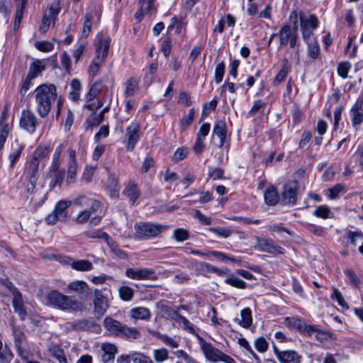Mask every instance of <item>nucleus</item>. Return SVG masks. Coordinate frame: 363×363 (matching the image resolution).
<instances>
[{
  "label": "nucleus",
  "mask_w": 363,
  "mask_h": 363,
  "mask_svg": "<svg viewBox=\"0 0 363 363\" xmlns=\"http://www.w3.org/2000/svg\"><path fill=\"white\" fill-rule=\"evenodd\" d=\"M105 59L106 58L101 57V56H96V57L93 60L92 62L91 63L89 67V72L90 75H92L94 77L96 74L101 65L102 64Z\"/></svg>",
  "instance_id": "49"
},
{
  "label": "nucleus",
  "mask_w": 363,
  "mask_h": 363,
  "mask_svg": "<svg viewBox=\"0 0 363 363\" xmlns=\"http://www.w3.org/2000/svg\"><path fill=\"white\" fill-rule=\"evenodd\" d=\"M173 238L178 242H183L189 239V231L184 228H177L173 232Z\"/></svg>",
  "instance_id": "52"
},
{
  "label": "nucleus",
  "mask_w": 363,
  "mask_h": 363,
  "mask_svg": "<svg viewBox=\"0 0 363 363\" xmlns=\"http://www.w3.org/2000/svg\"><path fill=\"white\" fill-rule=\"evenodd\" d=\"M70 265L72 269L81 272H88L93 268L92 263L86 259L73 261L70 263Z\"/></svg>",
  "instance_id": "34"
},
{
  "label": "nucleus",
  "mask_w": 363,
  "mask_h": 363,
  "mask_svg": "<svg viewBox=\"0 0 363 363\" xmlns=\"http://www.w3.org/2000/svg\"><path fill=\"white\" fill-rule=\"evenodd\" d=\"M103 354L101 359L104 363H113L115 355L118 353L117 346L108 342H104L101 346Z\"/></svg>",
  "instance_id": "16"
},
{
  "label": "nucleus",
  "mask_w": 363,
  "mask_h": 363,
  "mask_svg": "<svg viewBox=\"0 0 363 363\" xmlns=\"http://www.w3.org/2000/svg\"><path fill=\"white\" fill-rule=\"evenodd\" d=\"M48 152V148L44 150H36L33 153V159L28 162L26 168V177L29 181L32 189H34L38 179V168L40 159L46 155Z\"/></svg>",
  "instance_id": "5"
},
{
  "label": "nucleus",
  "mask_w": 363,
  "mask_h": 363,
  "mask_svg": "<svg viewBox=\"0 0 363 363\" xmlns=\"http://www.w3.org/2000/svg\"><path fill=\"white\" fill-rule=\"evenodd\" d=\"M298 182L296 179L289 181L284 186L282 201L284 203L295 205L297 199Z\"/></svg>",
  "instance_id": "11"
},
{
  "label": "nucleus",
  "mask_w": 363,
  "mask_h": 363,
  "mask_svg": "<svg viewBox=\"0 0 363 363\" xmlns=\"http://www.w3.org/2000/svg\"><path fill=\"white\" fill-rule=\"evenodd\" d=\"M5 113H3L0 121V135L7 138L12 129V124L4 121Z\"/></svg>",
  "instance_id": "53"
},
{
  "label": "nucleus",
  "mask_w": 363,
  "mask_h": 363,
  "mask_svg": "<svg viewBox=\"0 0 363 363\" xmlns=\"http://www.w3.org/2000/svg\"><path fill=\"white\" fill-rule=\"evenodd\" d=\"M227 133V125L225 121H218L216 122L213 129V137L216 136L219 139L218 147H223L225 144Z\"/></svg>",
  "instance_id": "20"
},
{
  "label": "nucleus",
  "mask_w": 363,
  "mask_h": 363,
  "mask_svg": "<svg viewBox=\"0 0 363 363\" xmlns=\"http://www.w3.org/2000/svg\"><path fill=\"white\" fill-rule=\"evenodd\" d=\"M345 186L342 184H337L333 187L328 190V197L330 199H335L338 197L339 194L345 190Z\"/></svg>",
  "instance_id": "57"
},
{
  "label": "nucleus",
  "mask_w": 363,
  "mask_h": 363,
  "mask_svg": "<svg viewBox=\"0 0 363 363\" xmlns=\"http://www.w3.org/2000/svg\"><path fill=\"white\" fill-rule=\"evenodd\" d=\"M151 334H152L154 336L158 337L160 339L164 344L167 345L172 347V348H177L179 347V343L175 341L172 337H169L167 335L161 334L159 332L153 331L151 332Z\"/></svg>",
  "instance_id": "42"
},
{
  "label": "nucleus",
  "mask_w": 363,
  "mask_h": 363,
  "mask_svg": "<svg viewBox=\"0 0 363 363\" xmlns=\"http://www.w3.org/2000/svg\"><path fill=\"white\" fill-rule=\"evenodd\" d=\"M125 275L135 280H157L158 277L155 271L150 268H128L125 270Z\"/></svg>",
  "instance_id": "7"
},
{
  "label": "nucleus",
  "mask_w": 363,
  "mask_h": 363,
  "mask_svg": "<svg viewBox=\"0 0 363 363\" xmlns=\"http://www.w3.org/2000/svg\"><path fill=\"white\" fill-rule=\"evenodd\" d=\"M72 204L71 201L61 200L57 203L54 212L58 216L59 220L65 221L67 218V209Z\"/></svg>",
  "instance_id": "25"
},
{
  "label": "nucleus",
  "mask_w": 363,
  "mask_h": 363,
  "mask_svg": "<svg viewBox=\"0 0 363 363\" xmlns=\"http://www.w3.org/2000/svg\"><path fill=\"white\" fill-rule=\"evenodd\" d=\"M241 320L238 323L245 328H248L252 324V313L249 308H245L241 311Z\"/></svg>",
  "instance_id": "38"
},
{
  "label": "nucleus",
  "mask_w": 363,
  "mask_h": 363,
  "mask_svg": "<svg viewBox=\"0 0 363 363\" xmlns=\"http://www.w3.org/2000/svg\"><path fill=\"white\" fill-rule=\"evenodd\" d=\"M153 357L157 362H163L169 358V352L166 348L155 350Z\"/></svg>",
  "instance_id": "48"
},
{
  "label": "nucleus",
  "mask_w": 363,
  "mask_h": 363,
  "mask_svg": "<svg viewBox=\"0 0 363 363\" xmlns=\"http://www.w3.org/2000/svg\"><path fill=\"white\" fill-rule=\"evenodd\" d=\"M352 126L357 129L363 123V96H359L350 109Z\"/></svg>",
  "instance_id": "13"
},
{
  "label": "nucleus",
  "mask_w": 363,
  "mask_h": 363,
  "mask_svg": "<svg viewBox=\"0 0 363 363\" xmlns=\"http://www.w3.org/2000/svg\"><path fill=\"white\" fill-rule=\"evenodd\" d=\"M257 245L256 248L260 252H268L270 254H283L284 249L274 243V242L269 238H256Z\"/></svg>",
  "instance_id": "10"
},
{
  "label": "nucleus",
  "mask_w": 363,
  "mask_h": 363,
  "mask_svg": "<svg viewBox=\"0 0 363 363\" xmlns=\"http://www.w3.org/2000/svg\"><path fill=\"white\" fill-rule=\"evenodd\" d=\"M102 89V84L101 82H95L91 86L89 92L86 94V99L89 101L93 100L100 93Z\"/></svg>",
  "instance_id": "47"
},
{
  "label": "nucleus",
  "mask_w": 363,
  "mask_h": 363,
  "mask_svg": "<svg viewBox=\"0 0 363 363\" xmlns=\"http://www.w3.org/2000/svg\"><path fill=\"white\" fill-rule=\"evenodd\" d=\"M125 95L131 96L135 94L138 89V82L136 79L131 77L125 83Z\"/></svg>",
  "instance_id": "39"
},
{
  "label": "nucleus",
  "mask_w": 363,
  "mask_h": 363,
  "mask_svg": "<svg viewBox=\"0 0 363 363\" xmlns=\"http://www.w3.org/2000/svg\"><path fill=\"white\" fill-rule=\"evenodd\" d=\"M189 154V150L186 147H179L175 151L172 160L174 162H177L185 159Z\"/></svg>",
  "instance_id": "62"
},
{
  "label": "nucleus",
  "mask_w": 363,
  "mask_h": 363,
  "mask_svg": "<svg viewBox=\"0 0 363 363\" xmlns=\"http://www.w3.org/2000/svg\"><path fill=\"white\" fill-rule=\"evenodd\" d=\"M84 22L82 35L83 37L86 38L91 30L93 16L91 13H86L84 16Z\"/></svg>",
  "instance_id": "46"
},
{
  "label": "nucleus",
  "mask_w": 363,
  "mask_h": 363,
  "mask_svg": "<svg viewBox=\"0 0 363 363\" xmlns=\"http://www.w3.org/2000/svg\"><path fill=\"white\" fill-rule=\"evenodd\" d=\"M104 121L102 113H92L86 118L84 126L86 130H89L94 126H98Z\"/></svg>",
  "instance_id": "33"
},
{
  "label": "nucleus",
  "mask_w": 363,
  "mask_h": 363,
  "mask_svg": "<svg viewBox=\"0 0 363 363\" xmlns=\"http://www.w3.org/2000/svg\"><path fill=\"white\" fill-rule=\"evenodd\" d=\"M111 39L108 36L99 33L95 38V49L96 56L106 58L109 50Z\"/></svg>",
  "instance_id": "14"
},
{
  "label": "nucleus",
  "mask_w": 363,
  "mask_h": 363,
  "mask_svg": "<svg viewBox=\"0 0 363 363\" xmlns=\"http://www.w3.org/2000/svg\"><path fill=\"white\" fill-rule=\"evenodd\" d=\"M20 4V7L16 9L15 13V19L13 23V29L17 30L20 28V25L23 16V10L26 3V0H16Z\"/></svg>",
  "instance_id": "35"
},
{
  "label": "nucleus",
  "mask_w": 363,
  "mask_h": 363,
  "mask_svg": "<svg viewBox=\"0 0 363 363\" xmlns=\"http://www.w3.org/2000/svg\"><path fill=\"white\" fill-rule=\"evenodd\" d=\"M301 355L295 350H284L279 355V361L281 363H301Z\"/></svg>",
  "instance_id": "23"
},
{
  "label": "nucleus",
  "mask_w": 363,
  "mask_h": 363,
  "mask_svg": "<svg viewBox=\"0 0 363 363\" xmlns=\"http://www.w3.org/2000/svg\"><path fill=\"white\" fill-rule=\"evenodd\" d=\"M13 358L11 350L6 346L4 347L3 342L0 340V363H11Z\"/></svg>",
  "instance_id": "37"
},
{
  "label": "nucleus",
  "mask_w": 363,
  "mask_h": 363,
  "mask_svg": "<svg viewBox=\"0 0 363 363\" xmlns=\"http://www.w3.org/2000/svg\"><path fill=\"white\" fill-rule=\"evenodd\" d=\"M48 351L50 354L59 362V363H62L67 359L64 350L58 345H50L48 347Z\"/></svg>",
  "instance_id": "30"
},
{
  "label": "nucleus",
  "mask_w": 363,
  "mask_h": 363,
  "mask_svg": "<svg viewBox=\"0 0 363 363\" xmlns=\"http://www.w3.org/2000/svg\"><path fill=\"white\" fill-rule=\"evenodd\" d=\"M140 126L137 122H133L126 128L127 149L133 150L140 138Z\"/></svg>",
  "instance_id": "15"
},
{
  "label": "nucleus",
  "mask_w": 363,
  "mask_h": 363,
  "mask_svg": "<svg viewBox=\"0 0 363 363\" xmlns=\"http://www.w3.org/2000/svg\"><path fill=\"white\" fill-rule=\"evenodd\" d=\"M199 342L201 346V350L207 360L212 362H219V357L222 351L215 347L211 343L206 342L201 337H199Z\"/></svg>",
  "instance_id": "12"
},
{
  "label": "nucleus",
  "mask_w": 363,
  "mask_h": 363,
  "mask_svg": "<svg viewBox=\"0 0 363 363\" xmlns=\"http://www.w3.org/2000/svg\"><path fill=\"white\" fill-rule=\"evenodd\" d=\"M68 289L79 294H84L88 289V285L83 281H74L70 282L67 286Z\"/></svg>",
  "instance_id": "40"
},
{
  "label": "nucleus",
  "mask_w": 363,
  "mask_h": 363,
  "mask_svg": "<svg viewBox=\"0 0 363 363\" xmlns=\"http://www.w3.org/2000/svg\"><path fill=\"white\" fill-rule=\"evenodd\" d=\"M225 282L238 289H245L247 285L244 281L234 276H230L225 279Z\"/></svg>",
  "instance_id": "58"
},
{
  "label": "nucleus",
  "mask_w": 363,
  "mask_h": 363,
  "mask_svg": "<svg viewBox=\"0 0 363 363\" xmlns=\"http://www.w3.org/2000/svg\"><path fill=\"white\" fill-rule=\"evenodd\" d=\"M315 337L317 340L323 342L332 338V333L328 330H320L318 328L315 332Z\"/></svg>",
  "instance_id": "63"
},
{
  "label": "nucleus",
  "mask_w": 363,
  "mask_h": 363,
  "mask_svg": "<svg viewBox=\"0 0 363 363\" xmlns=\"http://www.w3.org/2000/svg\"><path fill=\"white\" fill-rule=\"evenodd\" d=\"M167 226L150 222H140L134 225L135 237L138 240H149L159 236Z\"/></svg>",
  "instance_id": "3"
},
{
  "label": "nucleus",
  "mask_w": 363,
  "mask_h": 363,
  "mask_svg": "<svg viewBox=\"0 0 363 363\" xmlns=\"http://www.w3.org/2000/svg\"><path fill=\"white\" fill-rule=\"evenodd\" d=\"M264 201L269 206H274L279 201L277 189L274 186L268 187L264 191Z\"/></svg>",
  "instance_id": "29"
},
{
  "label": "nucleus",
  "mask_w": 363,
  "mask_h": 363,
  "mask_svg": "<svg viewBox=\"0 0 363 363\" xmlns=\"http://www.w3.org/2000/svg\"><path fill=\"white\" fill-rule=\"evenodd\" d=\"M177 320L182 324V327L184 330H186V331H188L189 333L192 334V335H195L197 336V337L199 338V335L196 333L195 329H194V325L190 323L189 321V320L185 318L184 316L180 315V314H177Z\"/></svg>",
  "instance_id": "41"
},
{
  "label": "nucleus",
  "mask_w": 363,
  "mask_h": 363,
  "mask_svg": "<svg viewBox=\"0 0 363 363\" xmlns=\"http://www.w3.org/2000/svg\"><path fill=\"white\" fill-rule=\"evenodd\" d=\"M217 104L218 101L216 99H213L209 103H205L203 106L201 119L207 116L212 110H215L216 108Z\"/></svg>",
  "instance_id": "59"
},
{
  "label": "nucleus",
  "mask_w": 363,
  "mask_h": 363,
  "mask_svg": "<svg viewBox=\"0 0 363 363\" xmlns=\"http://www.w3.org/2000/svg\"><path fill=\"white\" fill-rule=\"evenodd\" d=\"M38 120L35 115L29 109H23L21 112L19 125L30 134H33L36 129Z\"/></svg>",
  "instance_id": "8"
},
{
  "label": "nucleus",
  "mask_w": 363,
  "mask_h": 363,
  "mask_svg": "<svg viewBox=\"0 0 363 363\" xmlns=\"http://www.w3.org/2000/svg\"><path fill=\"white\" fill-rule=\"evenodd\" d=\"M255 349L261 353L265 352L268 350V342L266 339L263 337H259L255 340Z\"/></svg>",
  "instance_id": "60"
},
{
  "label": "nucleus",
  "mask_w": 363,
  "mask_h": 363,
  "mask_svg": "<svg viewBox=\"0 0 363 363\" xmlns=\"http://www.w3.org/2000/svg\"><path fill=\"white\" fill-rule=\"evenodd\" d=\"M132 361L133 363H153L150 357L139 352H132Z\"/></svg>",
  "instance_id": "51"
},
{
  "label": "nucleus",
  "mask_w": 363,
  "mask_h": 363,
  "mask_svg": "<svg viewBox=\"0 0 363 363\" xmlns=\"http://www.w3.org/2000/svg\"><path fill=\"white\" fill-rule=\"evenodd\" d=\"M44 303L50 307L61 311H78L81 303L73 297L65 295L57 290H51L44 298Z\"/></svg>",
  "instance_id": "2"
},
{
  "label": "nucleus",
  "mask_w": 363,
  "mask_h": 363,
  "mask_svg": "<svg viewBox=\"0 0 363 363\" xmlns=\"http://www.w3.org/2000/svg\"><path fill=\"white\" fill-rule=\"evenodd\" d=\"M57 89L54 84H43L33 91L35 110L41 118L46 117L57 99Z\"/></svg>",
  "instance_id": "1"
},
{
  "label": "nucleus",
  "mask_w": 363,
  "mask_h": 363,
  "mask_svg": "<svg viewBox=\"0 0 363 363\" xmlns=\"http://www.w3.org/2000/svg\"><path fill=\"white\" fill-rule=\"evenodd\" d=\"M279 46L278 49L286 47L288 44L291 48L300 46L298 40V26H291L289 23H284L278 31Z\"/></svg>",
  "instance_id": "4"
},
{
  "label": "nucleus",
  "mask_w": 363,
  "mask_h": 363,
  "mask_svg": "<svg viewBox=\"0 0 363 363\" xmlns=\"http://www.w3.org/2000/svg\"><path fill=\"white\" fill-rule=\"evenodd\" d=\"M123 194L126 196L131 204H134L140 195L138 185L132 180L125 185Z\"/></svg>",
  "instance_id": "21"
},
{
  "label": "nucleus",
  "mask_w": 363,
  "mask_h": 363,
  "mask_svg": "<svg viewBox=\"0 0 363 363\" xmlns=\"http://www.w3.org/2000/svg\"><path fill=\"white\" fill-rule=\"evenodd\" d=\"M118 293L120 298L125 301H130L134 296V290L128 286H121Z\"/></svg>",
  "instance_id": "44"
},
{
  "label": "nucleus",
  "mask_w": 363,
  "mask_h": 363,
  "mask_svg": "<svg viewBox=\"0 0 363 363\" xmlns=\"http://www.w3.org/2000/svg\"><path fill=\"white\" fill-rule=\"evenodd\" d=\"M45 65L43 62L40 60H34L29 67V70L27 74L33 77H37L41 72L45 70Z\"/></svg>",
  "instance_id": "31"
},
{
  "label": "nucleus",
  "mask_w": 363,
  "mask_h": 363,
  "mask_svg": "<svg viewBox=\"0 0 363 363\" xmlns=\"http://www.w3.org/2000/svg\"><path fill=\"white\" fill-rule=\"evenodd\" d=\"M12 304L14 312L18 313L21 320H24L27 316V313L24 307L22 294L20 291L12 294Z\"/></svg>",
  "instance_id": "18"
},
{
  "label": "nucleus",
  "mask_w": 363,
  "mask_h": 363,
  "mask_svg": "<svg viewBox=\"0 0 363 363\" xmlns=\"http://www.w3.org/2000/svg\"><path fill=\"white\" fill-rule=\"evenodd\" d=\"M86 234L87 237L90 238H102L105 240L106 242L110 238V236L106 233L99 229L89 230L86 233Z\"/></svg>",
  "instance_id": "56"
},
{
  "label": "nucleus",
  "mask_w": 363,
  "mask_h": 363,
  "mask_svg": "<svg viewBox=\"0 0 363 363\" xmlns=\"http://www.w3.org/2000/svg\"><path fill=\"white\" fill-rule=\"evenodd\" d=\"M49 177H51L50 186L52 189L56 186H60L64 179L65 171L48 173Z\"/></svg>",
  "instance_id": "43"
},
{
  "label": "nucleus",
  "mask_w": 363,
  "mask_h": 363,
  "mask_svg": "<svg viewBox=\"0 0 363 363\" xmlns=\"http://www.w3.org/2000/svg\"><path fill=\"white\" fill-rule=\"evenodd\" d=\"M100 208V202L97 200L90 201L89 208L81 211L76 218V222L79 224L86 223L91 215L98 211Z\"/></svg>",
  "instance_id": "19"
},
{
  "label": "nucleus",
  "mask_w": 363,
  "mask_h": 363,
  "mask_svg": "<svg viewBox=\"0 0 363 363\" xmlns=\"http://www.w3.org/2000/svg\"><path fill=\"white\" fill-rule=\"evenodd\" d=\"M332 299H335L338 304L344 308L348 309L349 306L341 292L336 288H333V292L330 296Z\"/></svg>",
  "instance_id": "55"
},
{
  "label": "nucleus",
  "mask_w": 363,
  "mask_h": 363,
  "mask_svg": "<svg viewBox=\"0 0 363 363\" xmlns=\"http://www.w3.org/2000/svg\"><path fill=\"white\" fill-rule=\"evenodd\" d=\"M289 69H290V67L288 65V61H287V60L284 59L282 61L281 68L279 70V72H278V74H277V76L274 80V85L277 86L281 82H282L286 79V77L289 72Z\"/></svg>",
  "instance_id": "32"
},
{
  "label": "nucleus",
  "mask_w": 363,
  "mask_h": 363,
  "mask_svg": "<svg viewBox=\"0 0 363 363\" xmlns=\"http://www.w3.org/2000/svg\"><path fill=\"white\" fill-rule=\"evenodd\" d=\"M141 337L140 332L135 328L128 327L123 325L118 337L132 342Z\"/></svg>",
  "instance_id": "24"
},
{
  "label": "nucleus",
  "mask_w": 363,
  "mask_h": 363,
  "mask_svg": "<svg viewBox=\"0 0 363 363\" xmlns=\"http://www.w3.org/2000/svg\"><path fill=\"white\" fill-rule=\"evenodd\" d=\"M103 325L104 328L106 330L109 335L118 337L123 326V325L121 322L109 316H107L104 319Z\"/></svg>",
  "instance_id": "17"
},
{
  "label": "nucleus",
  "mask_w": 363,
  "mask_h": 363,
  "mask_svg": "<svg viewBox=\"0 0 363 363\" xmlns=\"http://www.w3.org/2000/svg\"><path fill=\"white\" fill-rule=\"evenodd\" d=\"M225 63L224 62H219L215 69V82L219 84L222 82L225 74Z\"/></svg>",
  "instance_id": "61"
},
{
  "label": "nucleus",
  "mask_w": 363,
  "mask_h": 363,
  "mask_svg": "<svg viewBox=\"0 0 363 363\" xmlns=\"http://www.w3.org/2000/svg\"><path fill=\"white\" fill-rule=\"evenodd\" d=\"M303 41L307 44V52L308 56L313 60H316L320 52V48L318 41L315 39H311V37L310 38V40Z\"/></svg>",
  "instance_id": "28"
},
{
  "label": "nucleus",
  "mask_w": 363,
  "mask_h": 363,
  "mask_svg": "<svg viewBox=\"0 0 363 363\" xmlns=\"http://www.w3.org/2000/svg\"><path fill=\"white\" fill-rule=\"evenodd\" d=\"M109 247L111 252L118 258L121 259H128V254L123 250H122L117 242H116L111 237L106 242Z\"/></svg>",
  "instance_id": "26"
},
{
  "label": "nucleus",
  "mask_w": 363,
  "mask_h": 363,
  "mask_svg": "<svg viewBox=\"0 0 363 363\" xmlns=\"http://www.w3.org/2000/svg\"><path fill=\"white\" fill-rule=\"evenodd\" d=\"M318 19L313 14L309 15L307 18L301 17L300 26L303 40H310L313 31L318 28Z\"/></svg>",
  "instance_id": "9"
},
{
  "label": "nucleus",
  "mask_w": 363,
  "mask_h": 363,
  "mask_svg": "<svg viewBox=\"0 0 363 363\" xmlns=\"http://www.w3.org/2000/svg\"><path fill=\"white\" fill-rule=\"evenodd\" d=\"M61 10L60 0H57L50 4L45 11L39 27L40 33L45 34L49 29L51 24H55L57 16Z\"/></svg>",
  "instance_id": "6"
},
{
  "label": "nucleus",
  "mask_w": 363,
  "mask_h": 363,
  "mask_svg": "<svg viewBox=\"0 0 363 363\" xmlns=\"http://www.w3.org/2000/svg\"><path fill=\"white\" fill-rule=\"evenodd\" d=\"M130 315L132 318L136 320H149L151 313L149 309L145 307H135L130 310Z\"/></svg>",
  "instance_id": "27"
},
{
  "label": "nucleus",
  "mask_w": 363,
  "mask_h": 363,
  "mask_svg": "<svg viewBox=\"0 0 363 363\" xmlns=\"http://www.w3.org/2000/svg\"><path fill=\"white\" fill-rule=\"evenodd\" d=\"M313 215L323 219L334 218V213L327 206H319L313 211Z\"/></svg>",
  "instance_id": "36"
},
{
  "label": "nucleus",
  "mask_w": 363,
  "mask_h": 363,
  "mask_svg": "<svg viewBox=\"0 0 363 363\" xmlns=\"http://www.w3.org/2000/svg\"><path fill=\"white\" fill-rule=\"evenodd\" d=\"M195 116L194 108H191L187 116H184L181 121L180 126L182 130L186 129L193 122Z\"/></svg>",
  "instance_id": "50"
},
{
  "label": "nucleus",
  "mask_w": 363,
  "mask_h": 363,
  "mask_svg": "<svg viewBox=\"0 0 363 363\" xmlns=\"http://www.w3.org/2000/svg\"><path fill=\"white\" fill-rule=\"evenodd\" d=\"M267 106V104L264 101H262L261 99L256 100L251 109L248 111V116H253L258 113L259 112L262 111Z\"/></svg>",
  "instance_id": "54"
},
{
  "label": "nucleus",
  "mask_w": 363,
  "mask_h": 363,
  "mask_svg": "<svg viewBox=\"0 0 363 363\" xmlns=\"http://www.w3.org/2000/svg\"><path fill=\"white\" fill-rule=\"evenodd\" d=\"M23 150V146H21L18 144H16V147L13 148L11 152L9 154V160L10 162V167L11 168H13L14 167L16 161L18 160V159L22 153Z\"/></svg>",
  "instance_id": "45"
},
{
  "label": "nucleus",
  "mask_w": 363,
  "mask_h": 363,
  "mask_svg": "<svg viewBox=\"0 0 363 363\" xmlns=\"http://www.w3.org/2000/svg\"><path fill=\"white\" fill-rule=\"evenodd\" d=\"M94 304L95 313L100 315L105 313L108 307L106 299L99 290L94 291Z\"/></svg>",
  "instance_id": "22"
},
{
  "label": "nucleus",
  "mask_w": 363,
  "mask_h": 363,
  "mask_svg": "<svg viewBox=\"0 0 363 363\" xmlns=\"http://www.w3.org/2000/svg\"><path fill=\"white\" fill-rule=\"evenodd\" d=\"M351 68V64L349 62H342L338 65L337 72L342 78L347 77L348 72Z\"/></svg>",
  "instance_id": "64"
}]
</instances>
